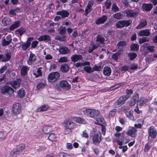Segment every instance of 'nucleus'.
I'll return each mask as SVG.
<instances>
[{
    "instance_id": "nucleus-1",
    "label": "nucleus",
    "mask_w": 157,
    "mask_h": 157,
    "mask_svg": "<svg viewBox=\"0 0 157 157\" xmlns=\"http://www.w3.org/2000/svg\"><path fill=\"white\" fill-rule=\"evenodd\" d=\"M83 112L86 115L92 118L98 116L100 114V112L98 110L93 109H86L83 111Z\"/></svg>"
},
{
    "instance_id": "nucleus-2",
    "label": "nucleus",
    "mask_w": 157,
    "mask_h": 157,
    "mask_svg": "<svg viewBox=\"0 0 157 157\" xmlns=\"http://www.w3.org/2000/svg\"><path fill=\"white\" fill-rule=\"evenodd\" d=\"M59 77L60 75L59 73L57 72H52L48 75V79L50 82L53 83L58 80Z\"/></svg>"
},
{
    "instance_id": "nucleus-3",
    "label": "nucleus",
    "mask_w": 157,
    "mask_h": 157,
    "mask_svg": "<svg viewBox=\"0 0 157 157\" xmlns=\"http://www.w3.org/2000/svg\"><path fill=\"white\" fill-rule=\"evenodd\" d=\"M1 93L3 94L11 95L13 93L14 90L10 86H5L1 88Z\"/></svg>"
},
{
    "instance_id": "nucleus-4",
    "label": "nucleus",
    "mask_w": 157,
    "mask_h": 157,
    "mask_svg": "<svg viewBox=\"0 0 157 157\" xmlns=\"http://www.w3.org/2000/svg\"><path fill=\"white\" fill-rule=\"evenodd\" d=\"M130 96L128 95H124L120 97L117 101L115 104L116 107H118L125 103V101L127 100Z\"/></svg>"
},
{
    "instance_id": "nucleus-5",
    "label": "nucleus",
    "mask_w": 157,
    "mask_h": 157,
    "mask_svg": "<svg viewBox=\"0 0 157 157\" xmlns=\"http://www.w3.org/2000/svg\"><path fill=\"white\" fill-rule=\"evenodd\" d=\"M21 106L20 104L16 103L13 104L12 108V113L15 115L19 114L21 111Z\"/></svg>"
},
{
    "instance_id": "nucleus-6",
    "label": "nucleus",
    "mask_w": 157,
    "mask_h": 157,
    "mask_svg": "<svg viewBox=\"0 0 157 157\" xmlns=\"http://www.w3.org/2000/svg\"><path fill=\"white\" fill-rule=\"evenodd\" d=\"M132 22V21L128 20H124L118 21L116 24V25L117 28H121L124 27V26L126 27L128 26Z\"/></svg>"
},
{
    "instance_id": "nucleus-7",
    "label": "nucleus",
    "mask_w": 157,
    "mask_h": 157,
    "mask_svg": "<svg viewBox=\"0 0 157 157\" xmlns=\"http://www.w3.org/2000/svg\"><path fill=\"white\" fill-rule=\"evenodd\" d=\"M64 125L66 129L71 130L75 128L76 125L75 123L70 121H66L64 123Z\"/></svg>"
},
{
    "instance_id": "nucleus-8",
    "label": "nucleus",
    "mask_w": 157,
    "mask_h": 157,
    "mask_svg": "<svg viewBox=\"0 0 157 157\" xmlns=\"http://www.w3.org/2000/svg\"><path fill=\"white\" fill-rule=\"evenodd\" d=\"M148 134L149 136L153 139L155 138L157 135V132L153 126H151L148 129Z\"/></svg>"
},
{
    "instance_id": "nucleus-9",
    "label": "nucleus",
    "mask_w": 157,
    "mask_h": 157,
    "mask_svg": "<svg viewBox=\"0 0 157 157\" xmlns=\"http://www.w3.org/2000/svg\"><path fill=\"white\" fill-rule=\"evenodd\" d=\"M60 86L66 90H69L71 88L70 84L66 81L62 80L59 82Z\"/></svg>"
},
{
    "instance_id": "nucleus-10",
    "label": "nucleus",
    "mask_w": 157,
    "mask_h": 157,
    "mask_svg": "<svg viewBox=\"0 0 157 157\" xmlns=\"http://www.w3.org/2000/svg\"><path fill=\"white\" fill-rule=\"evenodd\" d=\"M21 82V79H18L16 80L10 82L9 83L14 89H17L20 87Z\"/></svg>"
},
{
    "instance_id": "nucleus-11",
    "label": "nucleus",
    "mask_w": 157,
    "mask_h": 157,
    "mask_svg": "<svg viewBox=\"0 0 157 157\" xmlns=\"http://www.w3.org/2000/svg\"><path fill=\"white\" fill-rule=\"evenodd\" d=\"M93 143L95 145L98 144L101 141V134L100 133L98 134H95L93 138Z\"/></svg>"
},
{
    "instance_id": "nucleus-12",
    "label": "nucleus",
    "mask_w": 157,
    "mask_h": 157,
    "mask_svg": "<svg viewBox=\"0 0 157 157\" xmlns=\"http://www.w3.org/2000/svg\"><path fill=\"white\" fill-rule=\"evenodd\" d=\"M124 13L127 17H136L137 13L130 10H126L124 11Z\"/></svg>"
},
{
    "instance_id": "nucleus-13",
    "label": "nucleus",
    "mask_w": 157,
    "mask_h": 157,
    "mask_svg": "<svg viewBox=\"0 0 157 157\" xmlns=\"http://www.w3.org/2000/svg\"><path fill=\"white\" fill-rule=\"evenodd\" d=\"M82 59V55L76 54L72 55L71 57V59L72 61L75 63L81 60Z\"/></svg>"
},
{
    "instance_id": "nucleus-14",
    "label": "nucleus",
    "mask_w": 157,
    "mask_h": 157,
    "mask_svg": "<svg viewBox=\"0 0 157 157\" xmlns=\"http://www.w3.org/2000/svg\"><path fill=\"white\" fill-rule=\"evenodd\" d=\"M136 129L133 127H129V129L128 131L126 132L127 135L130 136L132 137L135 136V134L136 132Z\"/></svg>"
},
{
    "instance_id": "nucleus-15",
    "label": "nucleus",
    "mask_w": 157,
    "mask_h": 157,
    "mask_svg": "<svg viewBox=\"0 0 157 157\" xmlns=\"http://www.w3.org/2000/svg\"><path fill=\"white\" fill-rule=\"evenodd\" d=\"M107 19L106 16L104 15L101 17L97 19L96 21V23L97 25H100L103 24L106 21Z\"/></svg>"
},
{
    "instance_id": "nucleus-16",
    "label": "nucleus",
    "mask_w": 157,
    "mask_h": 157,
    "mask_svg": "<svg viewBox=\"0 0 157 157\" xmlns=\"http://www.w3.org/2000/svg\"><path fill=\"white\" fill-rule=\"evenodd\" d=\"M149 101L148 99L144 97L141 98L138 101V104L140 106H143L147 105V103Z\"/></svg>"
},
{
    "instance_id": "nucleus-17",
    "label": "nucleus",
    "mask_w": 157,
    "mask_h": 157,
    "mask_svg": "<svg viewBox=\"0 0 157 157\" xmlns=\"http://www.w3.org/2000/svg\"><path fill=\"white\" fill-rule=\"evenodd\" d=\"M36 57L35 54L31 53L29 56V59L27 60V63L29 65H31L36 60Z\"/></svg>"
},
{
    "instance_id": "nucleus-18",
    "label": "nucleus",
    "mask_w": 157,
    "mask_h": 157,
    "mask_svg": "<svg viewBox=\"0 0 157 157\" xmlns=\"http://www.w3.org/2000/svg\"><path fill=\"white\" fill-rule=\"evenodd\" d=\"M37 40L39 41H44L47 42L50 40V37L48 35H45L41 36L38 38Z\"/></svg>"
},
{
    "instance_id": "nucleus-19",
    "label": "nucleus",
    "mask_w": 157,
    "mask_h": 157,
    "mask_svg": "<svg viewBox=\"0 0 157 157\" xmlns=\"http://www.w3.org/2000/svg\"><path fill=\"white\" fill-rule=\"evenodd\" d=\"M153 7V5L151 4H143L142 9L144 11H149L151 10Z\"/></svg>"
},
{
    "instance_id": "nucleus-20",
    "label": "nucleus",
    "mask_w": 157,
    "mask_h": 157,
    "mask_svg": "<svg viewBox=\"0 0 157 157\" xmlns=\"http://www.w3.org/2000/svg\"><path fill=\"white\" fill-rule=\"evenodd\" d=\"M6 39L7 40L5 39H4L2 41V44L3 46H5L9 44L12 40L11 37L9 36H6Z\"/></svg>"
},
{
    "instance_id": "nucleus-21",
    "label": "nucleus",
    "mask_w": 157,
    "mask_h": 157,
    "mask_svg": "<svg viewBox=\"0 0 157 157\" xmlns=\"http://www.w3.org/2000/svg\"><path fill=\"white\" fill-rule=\"evenodd\" d=\"M11 53L10 52H7L5 53L4 55H3V59L2 61L6 62L9 61L11 58Z\"/></svg>"
},
{
    "instance_id": "nucleus-22",
    "label": "nucleus",
    "mask_w": 157,
    "mask_h": 157,
    "mask_svg": "<svg viewBox=\"0 0 157 157\" xmlns=\"http://www.w3.org/2000/svg\"><path fill=\"white\" fill-rule=\"evenodd\" d=\"M69 14V13L68 11L64 10L58 11L57 12V14L60 15L62 18L67 17Z\"/></svg>"
},
{
    "instance_id": "nucleus-23",
    "label": "nucleus",
    "mask_w": 157,
    "mask_h": 157,
    "mask_svg": "<svg viewBox=\"0 0 157 157\" xmlns=\"http://www.w3.org/2000/svg\"><path fill=\"white\" fill-rule=\"evenodd\" d=\"M49 107L48 105H44L38 108L36 110V111L38 112L46 111L49 109Z\"/></svg>"
},
{
    "instance_id": "nucleus-24",
    "label": "nucleus",
    "mask_w": 157,
    "mask_h": 157,
    "mask_svg": "<svg viewBox=\"0 0 157 157\" xmlns=\"http://www.w3.org/2000/svg\"><path fill=\"white\" fill-rule=\"evenodd\" d=\"M147 25V22L146 20L144 19H143L140 22V23L136 27L137 29H142L145 27Z\"/></svg>"
},
{
    "instance_id": "nucleus-25",
    "label": "nucleus",
    "mask_w": 157,
    "mask_h": 157,
    "mask_svg": "<svg viewBox=\"0 0 157 157\" xmlns=\"http://www.w3.org/2000/svg\"><path fill=\"white\" fill-rule=\"evenodd\" d=\"M11 23L10 19L8 17H5L2 20V23L5 26L9 25Z\"/></svg>"
},
{
    "instance_id": "nucleus-26",
    "label": "nucleus",
    "mask_w": 157,
    "mask_h": 157,
    "mask_svg": "<svg viewBox=\"0 0 157 157\" xmlns=\"http://www.w3.org/2000/svg\"><path fill=\"white\" fill-rule=\"evenodd\" d=\"M150 33L148 29L143 30L140 31L138 33V35L140 36H148L149 35Z\"/></svg>"
},
{
    "instance_id": "nucleus-27",
    "label": "nucleus",
    "mask_w": 157,
    "mask_h": 157,
    "mask_svg": "<svg viewBox=\"0 0 157 157\" xmlns=\"http://www.w3.org/2000/svg\"><path fill=\"white\" fill-rule=\"evenodd\" d=\"M20 22L19 21H15L10 27L9 30L10 31L14 30L15 29L20 26Z\"/></svg>"
},
{
    "instance_id": "nucleus-28",
    "label": "nucleus",
    "mask_w": 157,
    "mask_h": 157,
    "mask_svg": "<svg viewBox=\"0 0 157 157\" xmlns=\"http://www.w3.org/2000/svg\"><path fill=\"white\" fill-rule=\"evenodd\" d=\"M59 51V52L62 54H68L70 52V50L67 47H64L60 48Z\"/></svg>"
},
{
    "instance_id": "nucleus-29",
    "label": "nucleus",
    "mask_w": 157,
    "mask_h": 157,
    "mask_svg": "<svg viewBox=\"0 0 157 157\" xmlns=\"http://www.w3.org/2000/svg\"><path fill=\"white\" fill-rule=\"evenodd\" d=\"M29 69L28 67L25 66H22L21 69V75L23 76H25L27 74V71Z\"/></svg>"
},
{
    "instance_id": "nucleus-30",
    "label": "nucleus",
    "mask_w": 157,
    "mask_h": 157,
    "mask_svg": "<svg viewBox=\"0 0 157 157\" xmlns=\"http://www.w3.org/2000/svg\"><path fill=\"white\" fill-rule=\"evenodd\" d=\"M25 32V30L23 28H20L18 29L15 31V33L16 34L19 35V37L20 39H21V37L22 35Z\"/></svg>"
},
{
    "instance_id": "nucleus-31",
    "label": "nucleus",
    "mask_w": 157,
    "mask_h": 157,
    "mask_svg": "<svg viewBox=\"0 0 157 157\" xmlns=\"http://www.w3.org/2000/svg\"><path fill=\"white\" fill-rule=\"evenodd\" d=\"M112 72L111 68L108 67H105L103 70V74L104 75L109 76Z\"/></svg>"
},
{
    "instance_id": "nucleus-32",
    "label": "nucleus",
    "mask_w": 157,
    "mask_h": 157,
    "mask_svg": "<svg viewBox=\"0 0 157 157\" xmlns=\"http://www.w3.org/2000/svg\"><path fill=\"white\" fill-rule=\"evenodd\" d=\"M139 96L137 95L134 96L130 101L129 104L131 106H134L136 104V102L138 100Z\"/></svg>"
},
{
    "instance_id": "nucleus-33",
    "label": "nucleus",
    "mask_w": 157,
    "mask_h": 157,
    "mask_svg": "<svg viewBox=\"0 0 157 157\" xmlns=\"http://www.w3.org/2000/svg\"><path fill=\"white\" fill-rule=\"evenodd\" d=\"M52 127L50 126H43L42 130L44 133H47L52 131Z\"/></svg>"
},
{
    "instance_id": "nucleus-34",
    "label": "nucleus",
    "mask_w": 157,
    "mask_h": 157,
    "mask_svg": "<svg viewBox=\"0 0 157 157\" xmlns=\"http://www.w3.org/2000/svg\"><path fill=\"white\" fill-rule=\"evenodd\" d=\"M90 64V62L88 61H85L82 63H77L75 64L76 67H78L82 66H85L86 65Z\"/></svg>"
},
{
    "instance_id": "nucleus-35",
    "label": "nucleus",
    "mask_w": 157,
    "mask_h": 157,
    "mask_svg": "<svg viewBox=\"0 0 157 157\" xmlns=\"http://www.w3.org/2000/svg\"><path fill=\"white\" fill-rule=\"evenodd\" d=\"M90 63L89 65H86L84 66L83 67L84 70L88 73H91L93 72L92 68L90 67Z\"/></svg>"
},
{
    "instance_id": "nucleus-36",
    "label": "nucleus",
    "mask_w": 157,
    "mask_h": 157,
    "mask_svg": "<svg viewBox=\"0 0 157 157\" xmlns=\"http://www.w3.org/2000/svg\"><path fill=\"white\" fill-rule=\"evenodd\" d=\"M17 94L19 98H22L25 95V91L23 89L21 88L18 90Z\"/></svg>"
},
{
    "instance_id": "nucleus-37",
    "label": "nucleus",
    "mask_w": 157,
    "mask_h": 157,
    "mask_svg": "<svg viewBox=\"0 0 157 157\" xmlns=\"http://www.w3.org/2000/svg\"><path fill=\"white\" fill-rule=\"evenodd\" d=\"M105 41V38L101 35H99L97 37L96 41L101 44H103Z\"/></svg>"
},
{
    "instance_id": "nucleus-38",
    "label": "nucleus",
    "mask_w": 157,
    "mask_h": 157,
    "mask_svg": "<svg viewBox=\"0 0 157 157\" xmlns=\"http://www.w3.org/2000/svg\"><path fill=\"white\" fill-rule=\"evenodd\" d=\"M69 69L68 66L66 64H63L61 66V71L63 72H66L68 71Z\"/></svg>"
},
{
    "instance_id": "nucleus-39",
    "label": "nucleus",
    "mask_w": 157,
    "mask_h": 157,
    "mask_svg": "<svg viewBox=\"0 0 157 157\" xmlns=\"http://www.w3.org/2000/svg\"><path fill=\"white\" fill-rule=\"evenodd\" d=\"M139 45L135 44H132L130 46L131 50L135 52L137 51L139 49Z\"/></svg>"
},
{
    "instance_id": "nucleus-40",
    "label": "nucleus",
    "mask_w": 157,
    "mask_h": 157,
    "mask_svg": "<svg viewBox=\"0 0 157 157\" xmlns=\"http://www.w3.org/2000/svg\"><path fill=\"white\" fill-rule=\"evenodd\" d=\"M57 138L56 135L53 133L50 134L48 136V139L49 140L51 141H56V140Z\"/></svg>"
},
{
    "instance_id": "nucleus-41",
    "label": "nucleus",
    "mask_w": 157,
    "mask_h": 157,
    "mask_svg": "<svg viewBox=\"0 0 157 157\" xmlns=\"http://www.w3.org/2000/svg\"><path fill=\"white\" fill-rule=\"evenodd\" d=\"M25 148V145L24 144H21L19 145L16 149L18 152L20 153Z\"/></svg>"
},
{
    "instance_id": "nucleus-42",
    "label": "nucleus",
    "mask_w": 157,
    "mask_h": 157,
    "mask_svg": "<svg viewBox=\"0 0 157 157\" xmlns=\"http://www.w3.org/2000/svg\"><path fill=\"white\" fill-rule=\"evenodd\" d=\"M75 120L78 123L85 124L86 123V121L83 119L79 117H75L74 118Z\"/></svg>"
},
{
    "instance_id": "nucleus-43",
    "label": "nucleus",
    "mask_w": 157,
    "mask_h": 157,
    "mask_svg": "<svg viewBox=\"0 0 157 157\" xmlns=\"http://www.w3.org/2000/svg\"><path fill=\"white\" fill-rule=\"evenodd\" d=\"M125 114L126 116L129 119L131 120H133L134 119V117L132 112L130 111H127L125 112Z\"/></svg>"
},
{
    "instance_id": "nucleus-44",
    "label": "nucleus",
    "mask_w": 157,
    "mask_h": 157,
    "mask_svg": "<svg viewBox=\"0 0 157 157\" xmlns=\"http://www.w3.org/2000/svg\"><path fill=\"white\" fill-rule=\"evenodd\" d=\"M41 68H39L37 69L36 72L33 73V75L35 76L36 77H38L42 75V72L40 70Z\"/></svg>"
},
{
    "instance_id": "nucleus-45",
    "label": "nucleus",
    "mask_w": 157,
    "mask_h": 157,
    "mask_svg": "<svg viewBox=\"0 0 157 157\" xmlns=\"http://www.w3.org/2000/svg\"><path fill=\"white\" fill-rule=\"evenodd\" d=\"M30 45V43L28 42L26 43L21 45L22 50H26L29 47Z\"/></svg>"
},
{
    "instance_id": "nucleus-46",
    "label": "nucleus",
    "mask_w": 157,
    "mask_h": 157,
    "mask_svg": "<svg viewBox=\"0 0 157 157\" xmlns=\"http://www.w3.org/2000/svg\"><path fill=\"white\" fill-rule=\"evenodd\" d=\"M58 155L59 157H71L70 154L63 152H59Z\"/></svg>"
},
{
    "instance_id": "nucleus-47",
    "label": "nucleus",
    "mask_w": 157,
    "mask_h": 157,
    "mask_svg": "<svg viewBox=\"0 0 157 157\" xmlns=\"http://www.w3.org/2000/svg\"><path fill=\"white\" fill-rule=\"evenodd\" d=\"M128 56L130 58V59L132 60L136 58L137 54L135 53H130L128 54Z\"/></svg>"
},
{
    "instance_id": "nucleus-48",
    "label": "nucleus",
    "mask_w": 157,
    "mask_h": 157,
    "mask_svg": "<svg viewBox=\"0 0 157 157\" xmlns=\"http://www.w3.org/2000/svg\"><path fill=\"white\" fill-rule=\"evenodd\" d=\"M112 10L113 12H116L119 10V8L117 5L115 3H113L112 5Z\"/></svg>"
},
{
    "instance_id": "nucleus-49",
    "label": "nucleus",
    "mask_w": 157,
    "mask_h": 157,
    "mask_svg": "<svg viewBox=\"0 0 157 157\" xmlns=\"http://www.w3.org/2000/svg\"><path fill=\"white\" fill-rule=\"evenodd\" d=\"M149 41V39L147 37H143L140 39L139 43L140 44H142L145 42Z\"/></svg>"
},
{
    "instance_id": "nucleus-50",
    "label": "nucleus",
    "mask_w": 157,
    "mask_h": 157,
    "mask_svg": "<svg viewBox=\"0 0 157 157\" xmlns=\"http://www.w3.org/2000/svg\"><path fill=\"white\" fill-rule=\"evenodd\" d=\"M66 28L63 27H61L59 29V33L61 34H63L66 32Z\"/></svg>"
},
{
    "instance_id": "nucleus-51",
    "label": "nucleus",
    "mask_w": 157,
    "mask_h": 157,
    "mask_svg": "<svg viewBox=\"0 0 157 157\" xmlns=\"http://www.w3.org/2000/svg\"><path fill=\"white\" fill-rule=\"evenodd\" d=\"M67 61V58L65 57H61L58 60L59 62L61 63L66 62Z\"/></svg>"
},
{
    "instance_id": "nucleus-52",
    "label": "nucleus",
    "mask_w": 157,
    "mask_h": 157,
    "mask_svg": "<svg viewBox=\"0 0 157 157\" xmlns=\"http://www.w3.org/2000/svg\"><path fill=\"white\" fill-rule=\"evenodd\" d=\"M19 153L17 151L16 149H13L10 153V155L11 156H13L14 155H17Z\"/></svg>"
},
{
    "instance_id": "nucleus-53",
    "label": "nucleus",
    "mask_w": 157,
    "mask_h": 157,
    "mask_svg": "<svg viewBox=\"0 0 157 157\" xmlns=\"http://www.w3.org/2000/svg\"><path fill=\"white\" fill-rule=\"evenodd\" d=\"M122 15L120 13H115L113 15L114 18L117 19H121L122 17Z\"/></svg>"
},
{
    "instance_id": "nucleus-54",
    "label": "nucleus",
    "mask_w": 157,
    "mask_h": 157,
    "mask_svg": "<svg viewBox=\"0 0 157 157\" xmlns=\"http://www.w3.org/2000/svg\"><path fill=\"white\" fill-rule=\"evenodd\" d=\"M112 4L111 0H107L105 4V5L106 9H108L109 8Z\"/></svg>"
},
{
    "instance_id": "nucleus-55",
    "label": "nucleus",
    "mask_w": 157,
    "mask_h": 157,
    "mask_svg": "<svg viewBox=\"0 0 157 157\" xmlns=\"http://www.w3.org/2000/svg\"><path fill=\"white\" fill-rule=\"evenodd\" d=\"M126 45V42L124 41H120L117 44L118 47H124Z\"/></svg>"
},
{
    "instance_id": "nucleus-56",
    "label": "nucleus",
    "mask_w": 157,
    "mask_h": 157,
    "mask_svg": "<svg viewBox=\"0 0 157 157\" xmlns=\"http://www.w3.org/2000/svg\"><path fill=\"white\" fill-rule=\"evenodd\" d=\"M151 145H149L148 144H145L144 151L145 152H147L148 151V150L150 149V148L151 147Z\"/></svg>"
},
{
    "instance_id": "nucleus-57",
    "label": "nucleus",
    "mask_w": 157,
    "mask_h": 157,
    "mask_svg": "<svg viewBox=\"0 0 157 157\" xmlns=\"http://www.w3.org/2000/svg\"><path fill=\"white\" fill-rule=\"evenodd\" d=\"M96 120L98 122L103 123L104 121V119L102 116H100L98 117H96Z\"/></svg>"
},
{
    "instance_id": "nucleus-58",
    "label": "nucleus",
    "mask_w": 157,
    "mask_h": 157,
    "mask_svg": "<svg viewBox=\"0 0 157 157\" xmlns=\"http://www.w3.org/2000/svg\"><path fill=\"white\" fill-rule=\"evenodd\" d=\"M117 109H114L111 110L109 113V116L112 117L115 115V114L116 113Z\"/></svg>"
},
{
    "instance_id": "nucleus-59",
    "label": "nucleus",
    "mask_w": 157,
    "mask_h": 157,
    "mask_svg": "<svg viewBox=\"0 0 157 157\" xmlns=\"http://www.w3.org/2000/svg\"><path fill=\"white\" fill-rule=\"evenodd\" d=\"M137 65L136 64H132L131 65V66L129 67V68L131 70H133L136 69L137 68Z\"/></svg>"
},
{
    "instance_id": "nucleus-60",
    "label": "nucleus",
    "mask_w": 157,
    "mask_h": 157,
    "mask_svg": "<svg viewBox=\"0 0 157 157\" xmlns=\"http://www.w3.org/2000/svg\"><path fill=\"white\" fill-rule=\"evenodd\" d=\"M38 42L37 41H33L31 44L32 47L33 48H35L38 44Z\"/></svg>"
},
{
    "instance_id": "nucleus-61",
    "label": "nucleus",
    "mask_w": 157,
    "mask_h": 157,
    "mask_svg": "<svg viewBox=\"0 0 157 157\" xmlns=\"http://www.w3.org/2000/svg\"><path fill=\"white\" fill-rule=\"evenodd\" d=\"M45 86V84L43 83H39L37 86V88L38 89H40L41 88H44Z\"/></svg>"
},
{
    "instance_id": "nucleus-62",
    "label": "nucleus",
    "mask_w": 157,
    "mask_h": 157,
    "mask_svg": "<svg viewBox=\"0 0 157 157\" xmlns=\"http://www.w3.org/2000/svg\"><path fill=\"white\" fill-rule=\"evenodd\" d=\"M129 67L126 65H124L122 67L121 71H126L129 70Z\"/></svg>"
},
{
    "instance_id": "nucleus-63",
    "label": "nucleus",
    "mask_w": 157,
    "mask_h": 157,
    "mask_svg": "<svg viewBox=\"0 0 157 157\" xmlns=\"http://www.w3.org/2000/svg\"><path fill=\"white\" fill-rule=\"evenodd\" d=\"M16 9L11 10L9 12L10 14L13 15H16V13L17 12Z\"/></svg>"
},
{
    "instance_id": "nucleus-64",
    "label": "nucleus",
    "mask_w": 157,
    "mask_h": 157,
    "mask_svg": "<svg viewBox=\"0 0 157 157\" xmlns=\"http://www.w3.org/2000/svg\"><path fill=\"white\" fill-rule=\"evenodd\" d=\"M147 49L151 52H153L154 51V47L153 46H149L147 47Z\"/></svg>"
}]
</instances>
